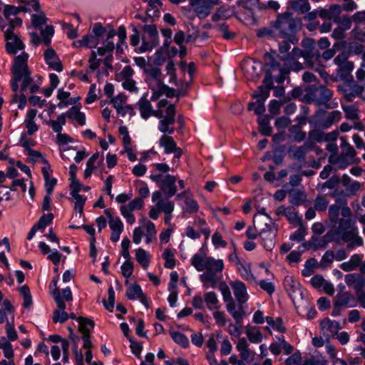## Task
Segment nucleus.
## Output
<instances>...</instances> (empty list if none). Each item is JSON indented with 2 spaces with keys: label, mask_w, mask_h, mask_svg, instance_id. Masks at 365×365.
<instances>
[{
  "label": "nucleus",
  "mask_w": 365,
  "mask_h": 365,
  "mask_svg": "<svg viewBox=\"0 0 365 365\" xmlns=\"http://www.w3.org/2000/svg\"><path fill=\"white\" fill-rule=\"evenodd\" d=\"M232 11L229 7L220 6L212 16V21H216L220 19H228L231 16Z\"/></svg>",
  "instance_id": "obj_47"
},
{
  "label": "nucleus",
  "mask_w": 365,
  "mask_h": 365,
  "mask_svg": "<svg viewBox=\"0 0 365 365\" xmlns=\"http://www.w3.org/2000/svg\"><path fill=\"white\" fill-rule=\"evenodd\" d=\"M44 58L49 68L58 72L63 70L62 63L53 48H48L45 51Z\"/></svg>",
  "instance_id": "obj_22"
},
{
  "label": "nucleus",
  "mask_w": 365,
  "mask_h": 365,
  "mask_svg": "<svg viewBox=\"0 0 365 365\" xmlns=\"http://www.w3.org/2000/svg\"><path fill=\"white\" fill-rule=\"evenodd\" d=\"M143 73L149 88H158L159 84L163 82L161 79L162 72L158 66L150 64L145 68Z\"/></svg>",
  "instance_id": "obj_12"
},
{
  "label": "nucleus",
  "mask_w": 365,
  "mask_h": 365,
  "mask_svg": "<svg viewBox=\"0 0 365 365\" xmlns=\"http://www.w3.org/2000/svg\"><path fill=\"white\" fill-rule=\"evenodd\" d=\"M28 58L29 54L22 52L21 54L15 57L11 67L13 76L11 86L12 91L15 93L13 96V101L19 103L18 108L19 109H23L25 107L27 100L24 93L28 89L29 85L34 82L27 64Z\"/></svg>",
  "instance_id": "obj_2"
},
{
  "label": "nucleus",
  "mask_w": 365,
  "mask_h": 365,
  "mask_svg": "<svg viewBox=\"0 0 365 365\" xmlns=\"http://www.w3.org/2000/svg\"><path fill=\"white\" fill-rule=\"evenodd\" d=\"M233 292L239 304H243L248 299L247 289L244 283L241 282H234L231 283Z\"/></svg>",
  "instance_id": "obj_25"
},
{
  "label": "nucleus",
  "mask_w": 365,
  "mask_h": 365,
  "mask_svg": "<svg viewBox=\"0 0 365 365\" xmlns=\"http://www.w3.org/2000/svg\"><path fill=\"white\" fill-rule=\"evenodd\" d=\"M273 278V274L263 263L259 264V267L256 269V275L255 277L252 276V279L255 280V282L259 280V279L272 280Z\"/></svg>",
  "instance_id": "obj_34"
},
{
  "label": "nucleus",
  "mask_w": 365,
  "mask_h": 365,
  "mask_svg": "<svg viewBox=\"0 0 365 365\" xmlns=\"http://www.w3.org/2000/svg\"><path fill=\"white\" fill-rule=\"evenodd\" d=\"M145 2H147L149 9H147V14L148 16H151L152 15H155V14L158 11V6H162L163 4L160 0H143Z\"/></svg>",
  "instance_id": "obj_56"
},
{
  "label": "nucleus",
  "mask_w": 365,
  "mask_h": 365,
  "mask_svg": "<svg viewBox=\"0 0 365 365\" xmlns=\"http://www.w3.org/2000/svg\"><path fill=\"white\" fill-rule=\"evenodd\" d=\"M287 103V99L282 98L279 101L272 100L269 104V111L272 115H278L281 106Z\"/></svg>",
  "instance_id": "obj_50"
},
{
  "label": "nucleus",
  "mask_w": 365,
  "mask_h": 365,
  "mask_svg": "<svg viewBox=\"0 0 365 365\" xmlns=\"http://www.w3.org/2000/svg\"><path fill=\"white\" fill-rule=\"evenodd\" d=\"M336 234L344 242L347 244L346 247L347 250H352L356 247L364 245V240L359 235L358 227L350 217L341 218L339 226L336 230Z\"/></svg>",
  "instance_id": "obj_5"
},
{
  "label": "nucleus",
  "mask_w": 365,
  "mask_h": 365,
  "mask_svg": "<svg viewBox=\"0 0 365 365\" xmlns=\"http://www.w3.org/2000/svg\"><path fill=\"white\" fill-rule=\"evenodd\" d=\"M322 129L316 128L309 132V137L312 140L318 143L324 142L325 133L322 130Z\"/></svg>",
  "instance_id": "obj_59"
},
{
  "label": "nucleus",
  "mask_w": 365,
  "mask_h": 365,
  "mask_svg": "<svg viewBox=\"0 0 365 365\" xmlns=\"http://www.w3.org/2000/svg\"><path fill=\"white\" fill-rule=\"evenodd\" d=\"M170 336L175 343L180 344L182 347L188 346L189 340L182 333L178 331H170Z\"/></svg>",
  "instance_id": "obj_45"
},
{
  "label": "nucleus",
  "mask_w": 365,
  "mask_h": 365,
  "mask_svg": "<svg viewBox=\"0 0 365 365\" xmlns=\"http://www.w3.org/2000/svg\"><path fill=\"white\" fill-rule=\"evenodd\" d=\"M338 91L341 93L343 98L347 102H352L356 97H359L364 91V87L351 79L344 81L337 86Z\"/></svg>",
  "instance_id": "obj_8"
},
{
  "label": "nucleus",
  "mask_w": 365,
  "mask_h": 365,
  "mask_svg": "<svg viewBox=\"0 0 365 365\" xmlns=\"http://www.w3.org/2000/svg\"><path fill=\"white\" fill-rule=\"evenodd\" d=\"M175 107L173 104L168 106L166 109V115L163 119L160 120L158 129L165 135H171L174 133V128L172 125L175 122Z\"/></svg>",
  "instance_id": "obj_9"
},
{
  "label": "nucleus",
  "mask_w": 365,
  "mask_h": 365,
  "mask_svg": "<svg viewBox=\"0 0 365 365\" xmlns=\"http://www.w3.org/2000/svg\"><path fill=\"white\" fill-rule=\"evenodd\" d=\"M354 63L350 61L344 65L339 66L336 70V74L341 80L347 81L351 79L353 76L351 75L354 69Z\"/></svg>",
  "instance_id": "obj_29"
},
{
  "label": "nucleus",
  "mask_w": 365,
  "mask_h": 365,
  "mask_svg": "<svg viewBox=\"0 0 365 365\" xmlns=\"http://www.w3.org/2000/svg\"><path fill=\"white\" fill-rule=\"evenodd\" d=\"M270 281L271 280L264 279H259V280L255 282L262 290L266 292L268 294L272 295L275 291V287L274 284Z\"/></svg>",
  "instance_id": "obj_49"
},
{
  "label": "nucleus",
  "mask_w": 365,
  "mask_h": 365,
  "mask_svg": "<svg viewBox=\"0 0 365 365\" xmlns=\"http://www.w3.org/2000/svg\"><path fill=\"white\" fill-rule=\"evenodd\" d=\"M306 194L301 191H294L291 193L290 202L296 206H299L302 204L306 200Z\"/></svg>",
  "instance_id": "obj_54"
},
{
  "label": "nucleus",
  "mask_w": 365,
  "mask_h": 365,
  "mask_svg": "<svg viewBox=\"0 0 365 365\" xmlns=\"http://www.w3.org/2000/svg\"><path fill=\"white\" fill-rule=\"evenodd\" d=\"M162 192L160 191H155L152 195V201L156 202V207L160 212L164 213L173 212L174 210V203L166 197L162 199Z\"/></svg>",
  "instance_id": "obj_17"
},
{
  "label": "nucleus",
  "mask_w": 365,
  "mask_h": 365,
  "mask_svg": "<svg viewBox=\"0 0 365 365\" xmlns=\"http://www.w3.org/2000/svg\"><path fill=\"white\" fill-rule=\"evenodd\" d=\"M266 74L263 79V85L259 86L257 91L252 94V98L256 102H252V109L256 114L260 115L265 111L264 101L269 97V88L272 87V81L274 80L277 83H282L289 78V71L287 66H281L274 58H271L269 63H266Z\"/></svg>",
  "instance_id": "obj_1"
},
{
  "label": "nucleus",
  "mask_w": 365,
  "mask_h": 365,
  "mask_svg": "<svg viewBox=\"0 0 365 365\" xmlns=\"http://www.w3.org/2000/svg\"><path fill=\"white\" fill-rule=\"evenodd\" d=\"M342 109L345 113L347 119L356 120L359 118V110L355 106H344Z\"/></svg>",
  "instance_id": "obj_52"
},
{
  "label": "nucleus",
  "mask_w": 365,
  "mask_h": 365,
  "mask_svg": "<svg viewBox=\"0 0 365 365\" xmlns=\"http://www.w3.org/2000/svg\"><path fill=\"white\" fill-rule=\"evenodd\" d=\"M334 205H339L341 207V215L344 217L343 218H349L351 216L352 212L351 208L347 206L346 199L340 197L336 198Z\"/></svg>",
  "instance_id": "obj_46"
},
{
  "label": "nucleus",
  "mask_w": 365,
  "mask_h": 365,
  "mask_svg": "<svg viewBox=\"0 0 365 365\" xmlns=\"http://www.w3.org/2000/svg\"><path fill=\"white\" fill-rule=\"evenodd\" d=\"M302 101L306 103H314L316 104V95L314 86H309L306 89V94L303 96Z\"/></svg>",
  "instance_id": "obj_60"
},
{
  "label": "nucleus",
  "mask_w": 365,
  "mask_h": 365,
  "mask_svg": "<svg viewBox=\"0 0 365 365\" xmlns=\"http://www.w3.org/2000/svg\"><path fill=\"white\" fill-rule=\"evenodd\" d=\"M159 144L164 148L165 153H173L175 158L179 159L182 155V149L177 147L176 143L171 136L163 135L159 140Z\"/></svg>",
  "instance_id": "obj_16"
},
{
  "label": "nucleus",
  "mask_w": 365,
  "mask_h": 365,
  "mask_svg": "<svg viewBox=\"0 0 365 365\" xmlns=\"http://www.w3.org/2000/svg\"><path fill=\"white\" fill-rule=\"evenodd\" d=\"M320 58L321 53L320 52L316 49L313 51L309 52L307 51L304 56V61L307 64H308L310 67L317 66L316 70L319 72L320 75L322 77L327 76V73L324 71L322 68L320 66Z\"/></svg>",
  "instance_id": "obj_19"
},
{
  "label": "nucleus",
  "mask_w": 365,
  "mask_h": 365,
  "mask_svg": "<svg viewBox=\"0 0 365 365\" xmlns=\"http://www.w3.org/2000/svg\"><path fill=\"white\" fill-rule=\"evenodd\" d=\"M314 93L316 95V105L318 106H324L327 108H334L336 103L331 105L329 101L333 96V91L324 86H315Z\"/></svg>",
  "instance_id": "obj_11"
},
{
  "label": "nucleus",
  "mask_w": 365,
  "mask_h": 365,
  "mask_svg": "<svg viewBox=\"0 0 365 365\" xmlns=\"http://www.w3.org/2000/svg\"><path fill=\"white\" fill-rule=\"evenodd\" d=\"M320 58L321 53L320 52L316 49L313 51L309 52L307 51L304 56V61L307 64H308L310 67L317 66L316 70L319 72L320 75L322 77L327 76V73L324 71L322 68L320 66Z\"/></svg>",
  "instance_id": "obj_18"
},
{
  "label": "nucleus",
  "mask_w": 365,
  "mask_h": 365,
  "mask_svg": "<svg viewBox=\"0 0 365 365\" xmlns=\"http://www.w3.org/2000/svg\"><path fill=\"white\" fill-rule=\"evenodd\" d=\"M289 132L294 134V140L297 142H302L305 139L306 133L301 130L299 125H293L289 129Z\"/></svg>",
  "instance_id": "obj_57"
},
{
  "label": "nucleus",
  "mask_w": 365,
  "mask_h": 365,
  "mask_svg": "<svg viewBox=\"0 0 365 365\" xmlns=\"http://www.w3.org/2000/svg\"><path fill=\"white\" fill-rule=\"evenodd\" d=\"M259 130L261 134L269 135L271 134V128L269 126V119L267 115L260 116L258 118Z\"/></svg>",
  "instance_id": "obj_41"
},
{
  "label": "nucleus",
  "mask_w": 365,
  "mask_h": 365,
  "mask_svg": "<svg viewBox=\"0 0 365 365\" xmlns=\"http://www.w3.org/2000/svg\"><path fill=\"white\" fill-rule=\"evenodd\" d=\"M321 326L323 329H326L334 335L341 329L339 323L336 321H331L329 319H325L321 322Z\"/></svg>",
  "instance_id": "obj_39"
},
{
  "label": "nucleus",
  "mask_w": 365,
  "mask_h": 365,
  "mask_svg": "<svg viewBox=\"0 0 365 365\" xmlns=\"http://www.w3.org/2000/svg\"><path fill=\"white\" fill-rule=\"evenodd\" d=\"M261 220H262L263 221H264V220L267 221L268 219H267V216L255 215L254 216L253 220H252L254 227H255V231L257 232V234H259L260 235V237H262V240H264V237L268 235L270 237L269 239V242H264L263 246L267 250H271L272 247L273 246L274 235L271 232H267L266 230V229L267 228V224L265 222L264 225H262L260 223Z\"/></svg>",
  "instance_id": "obj_10"
},
{
  "label": "nucleus",
  "mask_w": 365,
  "mask_h": 365,
  "mask_svg": "<svg viewBox=\"0 0 365 365\" xmlns=\"http://www.w3.org/2000/svg\"><path fill=\"white\" fill-rule=\"evenodd\" d=\"M126 296L130 300L138 299L147 309L149 307L148 298L143 294L140 285L134 284L130 286L127 289Z\"/></svg>",
  "instance_id": "obj_20"
},
{
  "label": "nucleus",
  "mask_w": 365,
  "mask_h": 365,
  "mask_svg": "<svg viewBox=\"0 0 365 365\" xmlns=\"http://www.w3.org/2000/svg\"><path fill=\"white\" fill-rule=\"evenodd\" d=\"M52 296L57 305V309L53 312V321L54 323L63 324L68 319V314L65 311V302L73 300L71 290L69 287H66L61 291L56 289L55 292H52Z\"/></svg>",
  "instance_id": "obj_6"
},
{
  "label": "nucleus",
  "mask_w": 365,
  "mask_h": 365,
  "mask_svg": "<svg viewBox=\"0 0 365 365\" xmlns=\"http://www.w3.org/2000/svg\"><path fill=\"white\" fill-rule=\"evenodd\" d=\"M279 58L282 61H286L284 66L289 68V72L291 71L297 72L304 68L303 65L300 62L297 61L298 58H296L295 56H292L290 53H287L286 55L284 56H279Z\"/></svg>",
  "instance_id": "obj_27"
},
{
  "label": "nucleus",
  "mask_w": 365,
  "mask_h": 365,
  "mask_svg": "<svg viewBox=\"0 0 365 365\" xmlns=\"http://www.w3.org/2000/svg\"><path fill=\"white\" fill-rule=\"evenodd\" d=\"M78 322L79 323L78 330L83 334V336L90 335V330L88 327L93 329L95 325L94 322L92 319L83 317H78Z\"/></svg>",
  "instance_id": "obj_35"
},
{
  "label": "nucleus",
  "mask_w": 365,
  "mask_h": 365,
  "mask_svg": "<svg viewBox=\"0 0 365 365\" xmlns=\"http://www.w3.org/2000/svg\"><path fill=\"white\" fill-rule=\"evenodd\" d=\"M31 12V9L27 6L16 7L11 5H6L4 10V16L6 20L9 19L10 16H16L19 12Z\"/></svg>",
  "instance_id": "obj_33"
},
{
  "label": "nucleus",
  "mask_w": 365,
  "mask_h": 365,
  "mask_svg": "<svg viewBox=\"0 0 365 365\" xmlns=\"http://www.w3.org/2000/svg\"><path fill=\"white\" fill-rule=\"evenodd\" d=\"M352 299V295L349 292H339L334 301L338 305L346 307L349 306V304Z\"/></svg>",
  "instance_id": "obj_40"
},
{
  "label": "nucleus",
  "mask_w": 365,
  "mask_h": 365,
  "mask_svg": "<svg viewBox=\"0 0 365 365\" xmlns=\"http://www.w3.org/2000/svg\"><path fill=\"white\" fill-rule=\"evenodd\" d=\"M104 212L108 217L109 227L112 231L123 230V224L119 217H113L109 209L106 210Z\"/></svg>",
  "instance_id": "obj_37"
},
{
  "label": "nucleus",
  "mask_w": 365,
  "mask_h": 365,
  "mask_svg": "<svg viewBox=\"0 0 365 365\" xmlns=\"http://www.w3.org/2000/svg\"><path fill=\"white\" fill-rule=\"evenodd\" d=\"M205 302L210 310L217 309L218 299L214 292H208L205 294Z\"/></svg>",
  "instance_id": "obj_44"
},
{
  "label": "nucleus",
  "mask_w": 365,
  "mask_h": 365,
  "mask_svg": "<svg viewBox=\"0 0 365 365\" xmlns=\"http://www.w3.org/2000/svg\"><path fill=\"white\" fill-rule=\"evenodd\" d=\"M37 114V110L36 109H30L28 110L26 119L24 120V123L26 125V128L27 129V133L29 135H33L35 132H36L38 129V125L34 122V118H36Z\"/></svg>",
  "instance_id": "obj_28"
},
{
  "label": "nucleus",
  "mask_w": 365,
  "mask_h": 365,
  "mask_svg": "<svg viewBox=\"0 0 365 365\" xmlns=\"http://www.w3.org/2000/svg\"><path fill=\"white\" fill-rule=\"evenodd\" d=\"M291 8L298 14H304L310 10V5L308 0H292Z\"/></svg>",
  "instance_id": "obj_32"
},
{
  "label": "nucleus",
  "mask_w": 365,
  "mask_h": 365,
  "mask_svg": "<svg viewBox=\"0 0 365 365\" xmlns=\"http://www.w3.org/2000/svg\"><path fill=\"white\" fill-rule=\"evenodd\" d=\"M190 4L195 7L194 11L200 19L207 16L212 8L206 0H190Z\"/></svg>",
  "instance_id": "obj_21"
},
{
  "label": "nucleus",
  "mask_w": 365,
  "mask_h": 365,
  "mask_svg": "<svg viewBox=\"0 0 365 365\" xmlns=\"http://www.w3.org/2000/svg\"><path fill=\"white\" fill-rule=\"evenodd\" d=\"M38 14L31 15V24L35 28H40L42 25L45 24L47 21V18L45 14L38 11Z\"/></svg>",
  "instance_id": "obj_48"
},
{
  "label": "nucleus",
  "mask_w": 365,
  "mask_h": 365,
  "mask_svg": "<svg viewBox=\"0 0 365 365\" xmlns=\"http://www.w3.org/2000/svg\"><path fill=\"white\" fill-rule=\"evenodd\" d=\"M227 309L236 321L240 320L245 316L242 304H239L236 306L234 301H230L229 303H227Z\"/></svg>",
  "instance_id": "obj_31"
},
{
  "label": "nucleus",
  "mask_w": 365,
  "mask_h": 365,
  "mask_svg": "<svg viewBox=\"0 0 365 365\" xmlns=\"http://www.w3.org/2000/svg\"><path fill=\"white\" fill-rule=\"evenodd\" d=\"M4 36L6 40V49L9 54H15L18 50L24 48L22 41L10 30H4Z\"/></svg>",
  "instance_id": "obj_13"
},
{
  "label": "nucleus",
  "mask_w": 365,
  "mask_h": 365,
  "mask_svg": "<svg viewBox=\"0 0 365 365\" xmlns=\"http://www.w3.org/2000/svg\"><path fill=\"white\" fill-rule=\"evenodd\" d=\"M19 291L24 299V307L26 309L30 308L33 302L29 287L27 285H24L19 288Z\"/></svg>",
  "instance_id": "obj_38"
},
{
  "label": "nucleus",
  "mask_w": 365,
  "mask_h": 365,
  "mask_svg": "<svg viewBox=\"0 0 365 365\" xmlns=\"http://www.w3.org/2000/svg\"><path fill=\"white\" fill-rule=\"evenodd\" d=\"M54 29L53 26H46V28L41 30V36L43 41L45 45L48 46L51 42V38L53 35Z\"/></svg>",
  "instance_id": "obj_62"
},
{
  "label": "nucleus",
  "mask_w": 365,
  "mask_h": 365,
  "mask_svg": "<svg viewBox=\"0 0 365 365\" xmlns=\"http://www.w3.org/2000/svg\"><path fill=\"white\" fill-rule=\"evenodd\" d=\"M300 24L301 19L293 18L292 14L289 11L278 14L277 19L272 22L278 35L282 38L289 40L292 44L298 43V38L294 34Z\"/></svg>",
  "instance_id": "obj_4"
},
{
  "label": "nucleus",
  "mask_w": 365,
  "mask_h": 365,
  "mask_svg": "<svg viewBox=\"0 0 365 365\" xmlns=\"http://www.w3.org/2000/svg\"><path fill=\"white\" fill-rule=\"evenodd\" d=\"M162 257L165 260L164 265L166 268L173 269L175 266L174 254L170 249H165L162 255Z\"/></svg>",
  "instance_id": "obj_51"
},
{
  "label": "nucleus",
  "mask_w": 365,
  "mask_h": 365,
  "mask_svg": "<svg viewBox=\"0 0 365 365\" xmlns=\"http://www.w3.org/2000/svg\"><path fill=\"white\" fill-rule=\"evenodd\" d=\"M135 259L144 269L148 267L150 264V255L145 250L142 248L136 250Z\"/></svg>",
  "instance_id": "obj_36"
},
{
  "label": "nucleus",
  "mask_w": 365,
  "mask_h": 365,
  "mask_svg": "<svg viewBox=\"0 0 365 365\" xmlns=\"http://www.w3.org/2000/svg\"><path fill=\"white\" fill-rule=\"evenodd\" d=\"M306 235V228L299 220L298 230L290 235V240L292 241L302 242Z\"/></svg>",
  "instance_id": "obj_55"
},
{
  "label": "nucleus",
  "mask_w": 365,
  "mask_h": 365,
  "mask_svg": "<svg viewBox=\"0 0 365 365\" xmlns=\"http://www.w3.org/2000/svg\"><path fill=\"white\" fill-rule=\"evenodd\" d=\"M329 163L336 165L338 169H345L349 165L359 163L360 160H353L340 153L339 155H330L328 158Z\"/></svg>",
  "instance_id": "obj_23"
},
{
  "label": "nucleus",
  "mask_w": 365,
  "mask_h": 365,
  "mask_svg": "<svg viewBox=\"0 0 365 365\" xmlns=\"http://www.w3.org/2000/svg\"><path fill=\"white\" fill-rule=\"evenodd\" d=\"M334 22L338 24L339 25V27L345 31L349 30L351 26V20L348 16H343L342 17H340L339 15L338 16L336 21Z\"/></svg>",
  "instance_id": "obj_63"
},
{
  "label": "nucleus",
  "mask_w": 365,
  "mask_h": 365,
  "mask_svg": "<svg viewBox=\"0 0 365 365\" xmlns=\"http://www.w3.org/2000/svg\"><path fill=\"white\" fill-rule=\"evenodd\" d=\"M53 219V215L51 213L43 215L38 222L35 224L38 229H44L47 225L51 223Z\"/></svg>",
  "instance_id": "obj_61"
},
{
  "label": "nucleus",
  "mask_w": 365,
  "mask_h": 365,
  "mask_svg": "<svg viewBox=\"0 0 365 365\" xmlns=\"http://www.w3.org/2000/svg\"><path fill=\"white\" fill-rule=\"evenodd\" d=\"M339 178L336 175L332 176L330 179L324 183L318 184L317 189L318 190H323L325 188L333 189L336 187L339 183Z\"/></svg>",
  "instance_id": "obj_53"
},
{
  "label": "nucleus",
  "mask_w": 365,
  "mask_h": 365,
  "mask_svg": "<svg viewBox=\"0 0 365 365\" xmlns=\"http://www.w3.org/2000/svg\"><path fill=\"white\" fill-rule=\"evenodd\" d=\"M176 180V176L168 174L160 182V191L168 198L174 196L177 193Z\"/></svg>",
  "instance_id": "obj_15"
},
{
  "label": "nucleus",
  "mask_w": 365,
  "mask_h": 365,
  "mask_svg": "<svg viewBox=\"0 0 365 365\" xmlns=\"http://www.w3.org/2000/svg\"><path fill=\"white\" fill-rule=\"evenodd\" d=\"M138 106L143 118L148 119L152 115V105L145 97H143L138 101Z\"/></svg>",
  "instance_id": "obj_30"
},
{
  "label": "nucleus",
  "mask_w": 365,
  "mask_h": 365,
  "mask_svg": "<svg viewBox=\"0 0 365 365\" xmlns=\"http://www.w3.org/2000/svg\"><path fill=\"white\" fill-rule=\"evenodd\" d=\"M192 265L199 272H206L200 275V279L204 285L210 283L212 288L216 287L218 278L217 273H221L224 264L222 259H215L212 257H205L198 254L191 259Z\"/></svg>",
  "instance_id": "obj_3"
},
{
  "label": "nucleus",
  "mask_w": 365,
  "mask_h": 365,
  "mask_svg": "<svg viewBox=\"0 0 365 365\" xmlns=\"http://www.w3.org/2000/svg\"><path fill=\"white\" fill-rule=\"evenodd\" d=\"M66 124V116L64 114H61L58 116L56 120H50L48 122V125H50L53 132L58 133L57 140L61 144H66L71 141V139L66 134L61 133L62 130V126Z\"/></svg>",
  "instance_id": "obj_14"
},
{
  "label": "nucleus",
  "mask_w": 365,
  "mask_h": 365,
  "mask_svg": "<svg viewBox=\"0 0 365 365\" xmlns=\"http://www.w3.org/2000/svg\"><path fill=\"white\" fill-rule=\"evenodd\" d=\"M143 31L146 32L152 38L151 42L143 43L141 48L143 51L152 50L157 44L158 30L155 24L145 25Z\"/></svg>",
  "instance_id": "obj_24"
},
{
  "label": "nucleus",
  "mask_w": 365,
  "mask_h": 365,
  "mask_svg": "<svg viewBox=\"0 0 365 365\" xmlns=\"http://www.w3.org/2000/svg\"><path fill=\"white\" fill-rule=\"evenodd\" d=\"M319 10V17L333 20L334 22L336 21L338 16L340 15L341 12V9L340 5L339 4H333L329 6V9H320Z\"/></svg>",
  "instance_id": "obj_26"
},
{
  "label": "nucleus",
  "mask_w": 365,
  "mask_h": 365,
  "mask_svg": "<svg viewBox=\"0 0 365 365\" xmlns=\"http://www.w3.org/2000/svg\"><path fill=\"white\" fill-rule=\"evenodd\" d=\"M341 118L339 110L327 111L323 108L317 110L309 118V123L316 128L328 129Z\"/></svg>",
  "instance_id": "obj_7"
},
{
  "label": "nucleus",
  "mask_w": 365,
  "mask_h": 365,
  "mask_svg": "<svg viewBox=\"0 0 365 365\" xmlns=\"http://www.w3.org/2000/svg\"><path fill=\"white\" fill-rule=\"evenodd\" d=\"M284 286L289 295L296 292L299 289V282L291 276H287L284 280Z\"/></svg>",
  "instance_id": "obj_43"
},
{
  "label": "nucleus",
  "mask_w": 365,
  "mask_h": 365,
  "mask_svg": "<svg viewBox=\"0 0 365 365\" xmlns=\"http://www.w3.org/2000/svg\"><path fill=\"white\" fill-rule=\"evenodd\" d=\"M328 204V200L324 196L319 195L315 200L314 209L318 211H325Z\"/></svg>",
  "instance_id": "obj_64"
},
{
  "label": "nucleus",
  "mask_w": 365,
  "mask_h": 365,
  "mask_svg": "<svg viewBox=\"0 0 365 365\" xmlns=\"http://www.w3.org/2000/svg\"><path fill=\"white\" fill-rule=\"evenodd\" d=\"M328 212L329 220L332 223H338L339 225L341 219L339 217L340 214L341 215V207L339 205H331L329 207Z\"/></svg>",
  "instance_id": "obj_42"
},
{
  "label": "nucleus",
  "mask_w": 365,
  "mask_h": 365,
  "mask_svg": "<svg viewBox=\"0 0 365 365\" xmlns=\"http://www.w3.org/2000/svg\"><path fill=\"white\" fill-rule=\"evenodd\" d=\"M329 236V233H327L324 236L321 238L318 237H312V243L314 249L316 250L319 247H324L327 245L329 240L328 237Z\"/></svg>",
  "instance_id": "obj_58"
}]
</instances>
